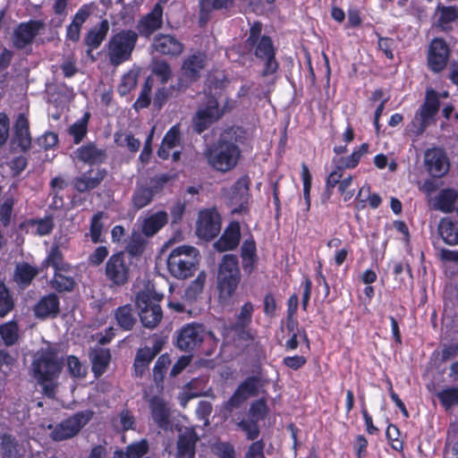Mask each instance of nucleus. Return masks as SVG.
Instances as JSON below:
<instances>
[{
  "label": "nucleus",
  "instance_id": "obj_8",
  "mask_svg": "<svg viewBox=\"0 0 458 458\" xmlns=\"http://www.w3.org/2000/svg\"><path fill=\"white\" fill-rule=\"evenodd\" d=\"M207 336L215 339L214 334L206 331L202 325L187 324L176 333V346L181 351L191 352L200 346Z\"/></svg>",
  "mask_w": 458,
  "mask_h": 458
},
{
  "label": "nucleus",
  "instance_id": "obj_3",
  "mask_svg": "<svg viewBox=\"0 0 458 458\" xmlns=\"http://www.w3.org/2000/svg\"><path fill=\"white\" fill-rule=\"evenodd\" d=\"M242 275L238 258L234 254L223 256L217 271L216 287L218 299L221 303H228L233 296L240 282Z\"/></svg>",
  "mask_w": 458,
  "mask_h": 458
},
{
  "label": "nucleus",
  "instance_id": "obj_60",
  "mask_svg": "<svg viewBox=\"0 0 458 458\" xmlns=\"http://www.w3.org/2000/svg\"><path fill=\"white\" fill-rule=\"evenodd\" d=\"M103 217V213L98 212L95 214L91 219V225H90V237L93 242H102L101 239V233L103 230V224L101 223V219Z\"/></svg>",
  "mask_w": 458,
  "mask_h": 458
},
{
  "label": "nucleus",
  "instance_id": "obj_62",
  "mask_svg": "<svg viewBox=\"0 0 458 458\" xmlns=\"http://www.w3.org/2000/svg\"><path fill=\"white\" fill-rule=\"evenodd\" d=\"M67 368L70 374L74 377H84L86 369L75 356H69L67 359Z\"/></svg>",
  "mask_w": 458,
  "mask_h": 458
},
{
  "label": "nucleus",
  "instance_id": "obj_19",
  "mask_svg": "<svg viewBox=\"0 0 458 458\" xmlns=\"http://www.w3.org/2000/svg\"><path fill=\"white\" fill-rule=\"evenodd\" d=\"M448 55L449 48L445 41L442 38L433 39L428 56L429 68L435 72L442 71L446 66Z\"/></svg>",
  "mask_w": 458,
  "mask_h": 458
},
{
  "label": "nucleus",
  "instance_id": "obj_30",
  "mask_svg": "<svg viewBox=\"0 0 458 458\" xmlns=\"http://www.w3.org/2000/svg\"><path fill=\"white\" fill-rule=\"evenodd\" d=\"M168 221V215L165 211H158L143 219L141 232L144 236L155 235Z\"/></svg>",
  "mask_w": 458,
  "mask_h": 458
},
{
  "label": "nucleus",
  "instance_id": "obj_64",
  "mask_svg": "<svg viewBox=\"0 0 458 458\" xmlns=\"http://www.w3.org/2000/svg\"><path fill=\"white\" fill-rule=\"evenodd\" d=\"M343 170L344 168L341 165H338L337 168L327 176L326 185L327 198L331 195L332 189L335 185H339L340 180L343 177Z\"/></svg>",
  "mask_w": 458,
  "mask_h": 458
},
{
  "label": "nucleus",
  "instance_id": "obj_50",
  "mask_svg": "<svg viewBox=\"0 0 458 458\" xmlns=\"http://www.w3.org/2000/svg\"><path fill=\"white\" fill-rule=\"evenodd\" d=\"M438 400L441 404L449 410L452 407L458 405V388L457 387H447L437 394Z\"/></svg>",
  "mask_w": 458,
  "mask_h": 458
},
{
  "label": "nucleus",
  "instance_id": "obj_55",
  "mask_svg": "<svg viewBox=\"0 0 458 458\" xmlns=\"http://www.w3.org/2000/svg\"><path fill=\"white\" fill-rule=\"evenodd\" d=\"M13 206L14 199L13 197L6 198L0 205V223L4 227L9 226L11 224Z\"/></svg>",
  "mask_w": 458,
  "mask_h": 458
},
{
  "label": "nucleus",
  "instance_id": "obj_51",
  "mask_svg": "<svg viewBox=\"0 0 458 458\" xmlns=\"http://www.w3.org/2000/svg\"><path fill=\"white\" fill-rule=\"evenodd\" d=\"M89 114H85L84 117L69 127V134L73 137L74 143H80L87 133V126Z\"/></svg>",
  "mask_w": 458,
  "mask_h": 458
},
{
  "label": "nucleus",
  "instance_id": "obj_12",
  "mask_svg": "<svg viewBox=\"0 0 458 458\" xmlns=\"http://www.w3.org/2000/svg\"><path fill=\"white\" fill-rule=\"evenodd\" d=\"M105 275L113 285L125 284L130 276V267L126 263L123 252L113 254L106 264Z\"/></svg>",
  "mask_w": 458,
  "mask_h": 458
},
{
  "label": "nucleus",
  "instance_id": "obj_4",
  "mask_svg": "<svg viewBox=\"0 0 458 458\" xmlns=\"http://www.w3.org/2000/svg\"><path fill=\"white\" fill-rule=\"evenodd\" d=\"M199 250L191 246L182 245L174 249L167 257L166 266L170 275L177 279L193 276L199 261Z\"/></svg>",
  "mask_w": 458,
  "mask_h": 458
},
{
  "label": "nucleus",
  "instance_id": "obj_5",
  "mask_svg": "<svg viewBox=\"0 0 458 458\" xmlns=\"http://www.w3.org/2000/svg\"><path fill=\"white\" fill-rule=\"evenodd\" d=\"M138 39L139 34L133 30L124 29L113 34L106 44L109 63L114 66H118L129 61Z\"/></svg>",
  "mask_w": 458,
  "mask_h": 458
},
{
  "label": "nucleus",
  "instance_id": "obj_44",
  "mask_svg": "<svg viewBox=\"0 0 458 458\" xmlns=\"http://www.w3.org/2000/svg\"><path fill=\"white\" fill-rule=\"evenodd\" d=\"M264 382L258 376L247 377L237 388L239 393L246 399L258 394L259 388L263 386Z\"/></svg>",
  "mask_w": 458,
  "mask_h": 458
},
{
  "label": "nucleus",
  "instance_id": "obj_40",
  "mask_svg": "<svg viewBox=\"0 0 458 458\" xmlns=\"http://www.w3.org/2000/svg\"><path fill=\"white\" fill-rule=\"evenodd\" d=\"M180 140V131L177 126H173L165 135L162 144L157 151L159 157L166 159L169 157V150L174 148Z\"/></svg>",
  "mask_w": 458,
  "mask_h": 458
},
{
  "label": "nucleus",
  "instance_id": "obj_57",
  "mask_svg": "<svg viewBox=\"0 0 458 458\" xmlns=\"http://www.w3.org/2000/svg\"><path fill=\"white\" fill-rule=\"evenodd\" d=\"M253 305L250 302H246L240 310L236 321L233 327H247L251 321Z\"/></svg>",
  "mask_w": 458,
  "mask_h": 458
},
{
  "label": "nucleus",
  "instance_id": "obj_56",
  "mask_svg": "<svg viewBox=\"0 0 458 458\" xmlns=\"http://www.w3.org/2000/svg\"><path fill=\"white\" fill-rule=\"evenodd\" d=\"M151 88H152V81L148 78L140 91V94L139 98H137L136 102L134 103V108L135 109H142L145 107H148L150 104V93H151Z\"/></svg>",
  "mask_w": 458,
  "mask_h": 458
},
{
  "label": "nucleus",
  "instance_id": "obj_31",
  "mask_svg": "<svg viewBox=\"0 0 458 458\" xmlns=\"http://www.w3.org/2000/svg\"><path fill=\"white\" fill-rule=\"evenodd\" d=\"M150 410L152 418L157 426L164 429L168 428L170 410L166 403L163 400L154 397L150 401Z\"/></svg>",
  "mask_w": 458,
  "mask_h": 458
},
{
  "label": "nucleus",
  "instance_id": "obj_21",
  "mask_svg": "<svg viewBox=\"0 0 458 458\" xmlns=\"http://www.w3.org/2000/svg\"><path fill=\"white\" fill-rule=\"evenodd\" d=\"M241 240V228L238 222H232L225 230L222 236L215 242L216 250L223 252L234 250Z\"/></svg>",
  "mask_w": 458,
  "mask_h": 458
},
{
  "label": "nucleus",
  "instance_id": "obj_43",
  "mask_svg": "<svg viewBox=\"0 0 458 458\" xmlns=\"http://www.w3.org/2000/svg\"><path fill=\"white\" fill-rule=\"evenodd\" d=\"M89 17V13L85 10L79 11L72 23L69 25L67 29V38L72 41H78L81 35V29L82 24L85 22L87 18Z\"/></svg>",
  "mask_w": 458,
  "mask_h": 458
},
{
  "label": "nucleus",
  "instance_id": "obj_13",
  "mask_svg": "<svg viewBox=\"0 0 458 458\" xmlns=\"http://www.w3.org/2000/svg\"><path fill=\"white\" fill-rule=\"evenodd\" d=\"M44 27L45 23L40 20H30L19 23L13 34V47L16 49L21 50L27 46L31 45Z\"/></svg>",
  "mask_w": 458,
  "mask_h": 458
},
{
  "label": "nucleus",
  "instance_id": "obj_9",
  "mask_svg": "<svg viewBox=\"0 0 458 458\" xmlns=\"http://www.w3.org/2000/svg\"><path fill=\"white\" fill-rule=\"evenodd\" d=\"M223 114L224 111L219 108L216 98L211 95H206L205 102L199 106L192 118L194 131L198 133L203 132Z\"/></svg>",
  "mask_w": 458,
  "mask_h": 458
},
{
  "label": "nucleus",
  "instance_id": "obj_38",
  "mask_svg": "<svg viewBox=\"0 0 458 458\" xmlns=\"http://www.w3.org/2000/svg\"><path fill=\"white\" fill-rule=\"evenodd\" d=\"M0 448L3 458L19 457V443L12 434L4 433L0 436Z\"/></svg>",
  "mask_w": 458,
  "mask_h": 458
},
{
  "label": "nucleus",
  "instance_id": "obj_22",
  "mask_svg": "<svg viewBox=\"0 0 458 458\" xmlns=\"http://www.w3.org/2000/svg\"><path fill=\"white\" fill-rule=\"evenodd\" d=\"M106 171L91 169L74 179V187L79 192H85L97 188L105 179Z\"/></svg>",
  "mask_w": 458,
  "mask_h": 458
},
{
  "label": "nucleus",
  "instance_id": "obj_7",
  "mask_svg": "<svg viewBox=\"0 0 458 458\" xmlns=\"http://www.w3.org/2000/svg\"><path fill=\"white\" fill-rule=\"evenodd\" d=\"M162 298L163 295H153L148 291H141L136 295L135 304L144 327L153 329L161 322L163 311L158 302Z\"/></svg>",
  "mask_w": 458,
  "mask_h": 458
},
{
  "label": "nucleus",
  "instance_id": "obj_33",
  "mask_svg": "<svg viewBox=\"0 0 458 458\" xmlns=\"http://www.w3.org/2000/svg\"><path fill=\"white\" fill-rule=\"evenodd\" d=\"M232 0H199V22L206 24L214 11L228 9Z\"/></svg>",
  "mask_w": 458,
  "mask_h": 458
},
{
  "label": "nucleus",
  "instance_id": "obj_63",
  "mask_svg": "<svg viewBox=\"0 0 458 458\" xmlns=\"http://www.w3.org/2000/svg\"><path fill=\"white\" fill-rule=\"evenodd\" d=\"M268 412V409L264 399L254 402L250 408V414L257 420L264 419Z\"/></svg>",
  "mask_w": 458,
  "mask_h": 458
},
{
  "label": "nucleus",
  "instance_id": "obj_59",
  "mask_svg": "<svg viewBox=\"0 0 458 458\" xmlns=\"http://www.w3.org/2000/svg\"><path fill=\"white\" fill-rule=\"evenodd\" d=\"M148 443L147 440L142 439L139 442L129 445L126 447L129 458H141L148 452Z\"/></svg>",
  "mask_w": 458,
  "mask_h": 458
},
{
  "label": "nucleus",
  "instance_id": "obj_20",
  "mask_svg": "<svg viewBox=\"0 0 458 458\" xmlns=\"http://www.w3.org/2000/svg\"><path fill=\"white\" fill-rule=\"evenodd\" d=\"M110 29L109 21L105 19L98 24L92 27L86 33L83 42L87 47V55L90 56L92 61H95V57L92 55V51L100 47L102 42L106 39Z\"/></svg>",
  "mask_w": 458,
  "mask_h": 458
},
{
  "label": "nucleus",
  "instance_id": "obj_17",
  "mask_svg": "<svg viewBox=\"0 0 458 458\" xmlns=\"http://www.w3.org/2000/svg\"><path fill=\"white\" fill-rule=\"evenodd\" d=\"M93 411H79L59 424V440L75 437L81 429L92 419Z\"/></svg>",
  "mask_w": 458,
  "mask_h": 458
},
{
  "label": "nucleus",
  "instance_id": "obj_48",
  "mask_svg": "<svg viewBox=\"0 0 458 458\" xmlns=\"http://www.w3.org/2000/svg\"><path fill=\"white\" fill-rule=\"evenodd\" d=\"M14 308V301L10 290L0 282V317H5Z\"/></svg>",
  "mask_w": 458,
  "mask_h": 458
},
{
  "label": "nucleus",
  "instance_id": "obj_26",
  "mask_svg": "<svg viewBox=\"0 0 458 458\" xmlns=\"http://www.w3.org/2000/svg\"><path fill=\"white\" fill-rule=\"evenodd\" d=\"M13 140L23 151L30 148L31 137L30 133V124L28 118L23 114H20L15 121Z\"/></svg>",
  "mask_w": 458,
  "mask_h": 458
},
{
  "label": "nucleus",
  "instance_id": "obj_39",
  "mask_svg": "<svg viewBox=\"0 0 458 458\" xmlns=\"http://www.w3.org/2000/svg\"><path fill=\"white\" fill-rule=\"evenodd\" d=\"M153 360L149 352V347L139 349L133 363L134 375L136 377H142L148 371L150 362Z\"/></svg>",
  "mask_w": 458,
  "mask_h": 458
},
{
  "label": "nucleus",
  "instance_id": "obj_16",
  "mask_svg": "<svg viewBox=\"0 0 458 458\" xmlns=\"http://www.w3.org/2000/svg\"><path fill=\"white\" fill-rule=\"evenodd\" d=\"M163 25V6L156 4L153 9L142 16L137 22L136 29L139 36L148 38Z\"/></svg>",
  "mask_w": 458,
  "mask_h": 458
},
{
  "label": "nucleus",
  "instance_id": "obj_46",
  "mask_svg": "<svg viewBox=\"0 0 458 458\" xmlns=\"http://www.w3.org/2000/svg\"><path fill=\"white\" fill-rule=\"evenodd\" d=\"M151 72L160 79L161 83H166L172 78V69L170 64L164 60L153 59L151 63Z\"/></svg>",
  "mask_w": 458,
  "mask_h": 458
},
{
  "label": "nucleus",
  "instance_id": "obj_52",
  "mask_svg": "<svg viewBox=\"0 0 458 458\" xmlns=\"http://www.w3.org/2000/svg\"><path fill=\"white\" fill-rule=\"evenodd\" d=\"M0 335L7 345L14 344L18 340V327L14 322H8L0 326Z\"/></svg>",
  "mask_w": 458,
  "mask_h": 458
},
{
  "label": "nucleus",
  "instance_id": "obj_54",
  "mask_svg": "<svg viewBox=\"0 0 458 458\" xmlns=\"http://www.w3.org/2000/svg\"><path fill=\"white\" fill-rule=\"evenodd\" d=\"M207 275L205 272H200L194 281L189 285L185 292L188 299L195 300L199 295L204 288Z\"/></svg>",
  "mask_w": 458,
  "mask_h": 458
},
{
  "label": "nucleus",
  "instance_id": "obj_2",
  "mask_svg": "<svg viewBox=\"0 0 458 458\" xmlns=\"http://www.w3.org/2000/svg\"><path fill=\"white\" fill-rule=\"evenodd\" d=\"M262 23L255 21L250 29L248 38L244 45L253 51L254 55L262 62V77L275 74L279 67L276 59V48L272 38L269 36L262 35Z\"/></svg>",
  "mask_w": 458,
  "mask_h": 458
},
{
  "label": "nucleus",
  "instance_id": "obj_32",
  "mask_svg": "<svg viewBox=\"0 0 458 458\" xmlns=\"http://www.w3.org/2000/svg\"><path fill=\"white\" fill-rule=\"evenodd\" d=\"M34 314L38 318H46L57 314V294L50 293L42 297L34 307Z\"/></svg>",
  "mask_w": 458,
  "mask_h": 458
},
{
  "label": "nucleus",
  "instance_id": "obj_53",
  "mask_svg": "<svg viewBox=\"0 0 458 458\" xmlns=\"http://www.w3.org/2000/svg\"><path fill=\"white\" fill-rule=\"evenodd\" d=\"M138 82V72L135 71H129L125 73L118 86V92L122 96H125L131 89H135Z\"/></svg>",
  "mask_w": 458,
  "mask_h": 458
},
{
  "label": "nucleus",
  "instance_id": "obj_24",
  "mask_svg": "<svg viewBox=\"0 0 458 458\" xmlns=\"http://www.w3.org/2000/svg\"><path fill=\"white\" fill-rule=\"evenodd\" d=\"M198 439L199 437L193 429L186 428V430L179 436L176 458H193Z\"/></svg>",
  "mask_w": 458,
  "mask_h": 458
},
{
  "label": "nucleus",
  "instance_id": "obj_35",
  "mask_svg": "<svg viewBox=\"0 0 458 458\" xmlns=\"http://www.w3.org/2000/svg\"><path fill=\"white\" fill-rule=\"evenodd\" d=\"M156 191L151 186L137 184L131 196L132 207L137 210L147 207L153 200Z\"/></svg>",
  "mask_w": 458,
  "mask_h": 458
},
{
  "label": "nucleus",
  "instance_id": "obj_34",
  "mask_svg": "<svg viewBox=\"0 0 458 458\" xmlns=\"http://www.w3.org/2000/svg\"><path fill=\"white\" fill-rule=\"evenodd\" d=\"M458 199V191L454 189H444L439 191L434 201V208L444 213H450L454 209Z\"/></svg>",
  "mask_w": 458,
  "mask_h": 458
},
{
  "label": "nucleus",
  "instance_id": "obj_6",
  "mask_svg": "<svg viewBox=\"0 0 458 458\" xmlns=\"http://www.w3.org/2000/svg\"><path fill=\"white\" fill-rule=\"evenodd\" d=\"M34 377L43 386L44 393L49 397H55V385L48 384L57 372V354L54 351L38 352L33 362Z\"/></svg>",
  "mask_w": 458,
  "mask_h": 458
},
{
  "label": "nucleus",
  "instance_id": "obj_28",
  "mask_svg": "<svg viewBox=\"0 0 458 458\" xmlns=\"http://www.w3.org/2000/svg\"><path fill=\"white\" fill-rule=\"evenodd\" d=\"M39 271L27 262L17 264L13 273V280L21 289L29 287Z\"/></svg>",
  "mask_w": 458,
  "mask_h": 458
},
{
  "label": "nucleus",
  "instance_id": "obj_14",
  "mask_svg": "<svg viewBox=\"0 0 458 458\" xmlns=\"http://www.w3.org/2000/svg\"><path fill=\"white\" fill-rule=\"evenodd\" d=\"M221 230V218L214 209L200 211L197 221V235L206 241L214 239Z\"/></svg>",
  "mask_w": 458,
  "mask_h": 458
},
{
  "label": "nucleus",
  "instance_id": "obj_47",
  "mask_svg": "<svg viewBox=\"0 0 458 458\" xmlns=\"http://www.w3.org/2000/svg\"><path fill=\"white\" fill-rule=\"evenodd\" d=\"M114 141L119 147H126L131 152H137L140 147V141L126 131L116 132Z\"/></svg>",
  "mask_w": 458,
  "mask_h": 458
},
{
  "label": "nucleus",
  "instance_id": "obj_36",
  "mask_svg": "<svg viewBox=\"0 0 458 458\" xmlns=\"http://www.w3.org/2000/svg\"><path fill=\"white\" fill-rule=\"evenodd\" d=\"M437 231L438 234L446 244H458V225L450 218H442L439 221Z\"/></svg>",
  "mask_w": 458,
  "mask_h": 458
},
{
  "label": "nucleus",
  "instance_id": "obj_25",
  "mask_svg": "<svg viewBox=\"0 0 458 458\" xmlns=\"http://www.w3.org/2000/svg\"><path fill=\"white\" fill-rule=\"evenodd\" d=\"M91 369L96 377L103 375L109 365L111 354L109 349L96 346L89 353Z\"/></svg>",
  "mask_w": 458,
  "mask_h": 458
},
{
  "label": "nucleus",
  "instance_id": "obj_45",
  "mask_svg": "<svg viewBox=\"0 0 458 458\" xmlns=\"http://www.w3.org/2000/svg\"><path fill=\"white\" fill-rule=\"evenodd\" d=\"M147 241L140 232H132L126 245V251L131 257L140 256L145 250Z\"/></svg>",
  "mask_w": 458,
  "mask_h": 458
},
{
  "label": "nucleus",
  "instance_id": "obj_11",
  "mask_svg": "<svg viewBox=\"0 0 458 458\" xmlns=\"http://www.w3.org/2000/svg\"><path fill=\"white\" fill-rule=\"evenodd\" d=\"M439 109V100L436 91L430 89L427 91L426 99L416 114L412 126L416 135H420L426 128L433 122L434 116Z\"/></svg>",
  "mask_w": 458,
  "mask_h": 458
},
{
  "label": "nucleus",
  "instance_id": "obj_18",
  "mask_svg": "<svg viewBox=\"0 0 458 458\" xmlns=\"http://www.w3.org/2000/svg\"><path fill=\"white\" fill-rule=\"evenodd\" d=\"M425 165L428 173L434 177H441L449 170L448 158L440 148H434L426 151Z\"/></svg>",
  "mask_w": 458,
  "mask_h": 458
},
{
  "label": "nucleus",
  "instance_id": "obj_27",
  "mask_svg": "<svg viewBox=\"0 0 458 458\" xmlns=\"http://www.w3.org/2000/svg\"><path fill=\"white\" fill-rule=\"evenodd\" d=\"M53 227V221L50 217L26 219L19 225V230L21 232L38 235L48 234Z\"/></svg>",
  "mask_w": 458,
  "mask_h": 458
},
{
  "label": "nucleus",
  "instance_id": "obj_23",
  "mask_svg": "<svg viewBox=\"0 0 458 458\" xmlns=\"http://www.w3.org/2000/svg\"><path fill=\"white\" fill-rule=\"evenodd\" d=\"M250 179L248 176L241 177L233 186L231 202L238 207L234 208L233 213H241L246 209L249 198Z\"/></svg>",
  "mask_w": 458,
  "mask_h": 458
},
{
  "label": "nucleus",
  "instance_id": "obj_58",
  "mask_svg": "<svg viewBox=\"0 0 458 458\" xmlns=\"http://www.w3.org/2000/svg\"><path fill=\"white\" fill-rule=\"evenodd\" d=\"M69 266L63 265L59 262V293L61 292H71L76 283L72 276H65L61 273V271L67 272Z\"/></svg>",
  "mask_w": 458,
  "mask_h": 458
},
{
  "label": "nucleus",
  "instance_id": "obj_15",
  "mask_svg": "<svg viewBox=\"0 0 458 458\" xmlns=\"http://www.w3.org/2000/svg\"><path fill=\"white\" fill-rule=\"evenodd\" d=\"M153 52L160 55L172 57L179 56L184 50L183 44L170 34L159 33L156 35L150 46Z\"/></svg>",
  "mask_w": 458,
  "mask_h": 458
},
{
  "label": "nucleus",
  "instance_id": "obj_29",
  "mask_svg": "<svg viewBox=\"0 0 458 458\" xmlns=\"http://www.w3.org/2000/svg\"><path fill=\"white\" fill-rule=\"evenodd\" d=\"M77 157L81 161L89 165L104 162L106 157V151L98 148L94 143H87L76 151Z\"/></svg>",
  "mask_w": 458,
  "mask_h": 458
},
{
  "label": "nucleus",
  "instance_id": "obj_10",
  "mask_svg": "<svg viewBox=\"0 0 458 458\" xmlns=\"http://www.w3.org/2000/svg\"><path fill=\"white\" fill-rule=\"evenodd\" d=\"M205 64L204 54L197 53L187 56L182 65V76L176 83L177 91H184L192 82L199 80Z\"/></svg>",
  "mask_w": 458,
  "mask_h": 458
},
{
  "label": "nucleus",
  "instance_id": "obj_37",
  "mask_svg": "<svg viewBox=\"0 0 458 458\" xmlns=\"http://www.w3.org/2000/svg\"><path fill=\"white\" fill-rule=\"evenodd\" d=\"M114 318L117 325L125 331L131 330L137 322L131 304L117 308L114 310Z\"/></svg>",
  "mask_w": 458,
  "mask_h": 458
},
{
  "label": "nucleus",
  "instance_id": "obj_41",
  "mask_svg": "<svg viewBox=\"0 0 458 458\" xmlns=\"http://www.w3.org/2000/svg\"><path fill=\"white\" fill-rule=\"evenodd\" d=\"M437 23L445 28L447 24L458 20V7L438 4L436 8Z\"/></svg>",
  "mask_w": 458,
  "mask_h": 458
},
{
  "label": "nucleus",
  "instance_id": "obj_1",
  "mask_svg": "<svg viewBox=\"0 0 458 458\" xmlns=\"http://www.w3.org/2000/svg\"><path fill=\"white\" fill-rule=\"evenodd\" d=\"M239 128L225 131L217 142L206 152L208 163L216 170L228 172L238 163L241 150L238 146Z\"/></svg>",
  "mask_w": 458,
  "mask_h": 458
},
{
  "label": "nucleus",
  "instance_id": "obj_42",
  "mask_svg": "<svg viewBox=\"0 0 458 458\" xmlns=\"http://www.w3.org/2000/svg\"><path fill=\"white\" fill-rule=\"evenodd\" d=\"M135 425V418L131 411L123 409L120 413L112 419V426L117 432L133 429Z\"/></svg>",
  "mask_w": 458,
  "mask_h": 458
},
{
  "label": "nucleus",
  "instance_id": "obj_61",
  "mask_svg": "<svg viewBox=\"0 0 458 458\" xmlns=\"http://www.w3.org/2000/svg\"><path fill=\"white\" fill-rule=\"evenodd\" d=\"M238 427L246 433L249 440H254L259 435V425L253 420H243L238 423Z\"/></svg>",
  "mask_w": 458,
  "mask_h": 458
},
{
  "label": "nucleus",
  "instance_id": "obj_49",
  "mask_svg": "<svg viewBox=\"0 0 458 458\" xmlns=\"http://www.w3.org/2000/svg\"><path fill=\"white\" fill-rule=\"evenodd\" d=\"M171 364L170 357L167 354H162L158 357L153 369L154 381L157 386H162L164 381L165 373Z\"/></svg>",
  "mask_w": 458,
  "mask_h": 458
}]
</instances>
